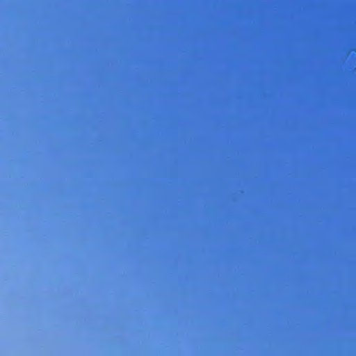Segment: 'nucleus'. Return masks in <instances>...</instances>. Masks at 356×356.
I'll use <instances>...</instances> for the list:
<instances>
[{
    "label": "nucleus",
    "mask_w": 356,
    "mask_h": 356,
    "mask_svg": "<svg viewBox=\"0 0 356 356\" xmlns=\"http://www.w3.org/2000/svg\"><path fill=\"white\" fill-rule=\"evenodd\" d=\"M350 222H356V220H350Z\"/></svg>",
    "instance_id": "1"
}]
</instances>
